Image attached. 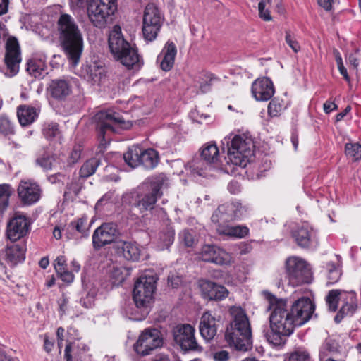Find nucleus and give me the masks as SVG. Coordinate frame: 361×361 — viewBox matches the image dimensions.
Listing matches in <instances>:
<instances>
[{"instance_id": "nucleus-1", "label": "nucleus", "mask_w": 361, "mask_h": 361, "mask_svg": "<svg viewBox=\"0 0 361 361\" xmlns=\"http://www.w3.org/2000/svg\"><path fill=\"white\" fill-rule=\"evenodd\" d=\"M267 299L272 312L269 316L270 331L266 334V338L272 345H281L285 343L286 338L293 332L297 325L286 300L277 299L271 294H267Z\"/></svg>"}, {"instance_id": "nucleus-2", "label": "nucleus", "mask_w": 361, "mask_h": 361, "mask_svg": "<svg viewBox=\"0 0 361 361\" xmlns=\"http://www.w3.org/2000/svg\"><path fill=\"white\" fill-rule=\"evenodd\" d=\"M232 319L226 329L225 338L231 347L245 352L251 348L252 330L248 317L240 307L233 306L229 309Z\"/></svg>"}, {"instance_id": "nucleus-3", "label": "nucleus", "mask_w": 361, "mask_h": 361, "mask_svg": "<svg viewBox=\"0 0 361 361\" xmlns=\"http://www.w3.org/2000/svg\"><path fill=\"white\" fill-rule=\"evenodd\" d=\"M59 39L71 63L77 65L83 49V38L74 19L68 14H62L58 20Z\"/></svg>"}, {"instance_id": "nucleus-4", "label": "nucleus", "mask_w": 361, "mask_h": 361, "mask_svg": "<svg viewBox=\"0 0 361 361\" xmlns=\"http://www.w3.org/2000/svg\"><path fill=\"white\" fill-rule=\"evenodd\" d=\"M109 47L114 57L128 69L140 66L137 50L132 47L121 33L120 26H114L109 35Z\"/></svg>"}, {"instance_id": "nucleus-5", "label": "nucleus", "mask_w": 361, "mask_h": 361, "mask_svg": "<svg viewBox=\"0 0 361 361\" xmlns=\"http://www.w3.org/2000/svg\"><path fill=\"white\" fill-rule=\"evenodd\" d=\"M254 142L250 137L245 135H235L228 148L226 161L227 164H231L244 168L251 161L254 152Z\"/></svg>"}, {"instance_id": "nucleus-6", "label": "nucleus", "mask_w": 361, "mask_h": 361, "mask_svg": "<svg viewBox=\"0 0 361 361\" xmlns=\"http://www.w3.org/2000/svg\"><path fill=\"white\" fill-rule=\"evenodd\" d=\"M158 278L152 272L142 275L135 283L133 299L137 308L147 310L154 300Z\"/></svg>"}, {"instance_id": "nucleus-7", "label": "nucleus", "mask_w": 361, "mask_h": 361, "mask_svg": "<svg viewBox=\"0 0 361 361\" xmlns=\"http://www.w3.org/2000/svg\"><path fill=\"white\" fill-rule=\"evenodd\" d=\"M96 130L101 142L105 140L106 135L116 131V128L128 129L131 123L126 121L118 113L112 110L98 112L94 117Z\"/></svg>"}, {"instance_id": "nucleus-8", "label": "nucleus", "mask_w": 361, "mask_h": 361, "mask_svg": "<svg viewBox=\"0 0 361 361\" xmlns=\"http://www.w3.org/2000/svg\"><path fill=\"white\" fill-rule=\"evenodd\" d=\"M116 10V0H90L88 4V17L97 27H104Z\"/></svg>"}, {"instance_id": "nucleus-9", "label": "nucleus", "mask_w": 361, "mask_h": 361, "mask_svg": "<svg viewBox=\"0 0 361 361\" xmlns=\"http://www.w3.org/2000/svg\"><path fill=\"white\" fill-rule=\"evenodd\" d=\"M166 181L167 178L164 174L153 178L149 183V191L144 194L137 195L133 206L137 208L140 213L153 209L157 199L162 195L161 189Z\"/></svg>"}, {"instance_id": "nucleus-10", "label": "nucleus", "mask_w": 361, "mask_h": 361, "mask_svg": "<svg viewBox=\"0 0 361 361\" xmlns=\"http://www.w3.org/2000/svg\"><path fill=\"white\" fill-rule=\"evenodd\" d=\"M248 214V207L239 201L223 204L214 212L211 219L217 226L228 222L240 220Z\"/></svg>"}, {"instance_id": "nucleus-11", "label": "nucleus", "mask_w": 361, "mask_h": 361, "mask_svg": "<svg viewBox=\"0 0 361 361\" xmlns=\"http://www.w3.org/2000/svg\"><path fill=\"white\" fill-rule=\"evenodd\" d=\"M286 269L289 282L293 286L310 283L312 280L311 269L305 260L299 257H289L286 260Z\"/></svg>"}, {"instance_id": "nucleus-12", "label": "nucleus", "mask_w": 361, "mask_h": 361, "mask_svg": "<svg viewBox=\"0 0 361 361\" xmlns=\"http://www.w3.org/2000/svg\"><path fill=\"white\" fill-rule=\"evenodd\" d=\"M162 345L163 338L160 331L157 329H146L140 334L133 348L138 355L145 356Z\"/></svg>"}, {"instance_id": "nucleus-13", "label": "nucleus", "mask_w": 361, "mask_h": 361, "mask_svg": "<svg viewBox=\"0 0 361 361\" xmlns=\"http://www.w3.org/2000/svg\"><path fill=\"white\" fill-rule=\"evenodd\" d=\"M173 340L183 350L201 351L202 347L198 344L195 336V328L188 324L176 325L172 331Z\"/></svg>"}, {"instance_id": "nucleus-14", "label": "nucleus", "mask_w": 361, "mask_h": 361, "mask_svg": "<svg viewBox=\"0 0 361 361\" xmlns=\"http://www.w3.org/2000/svg\"><path fill=\"white\" fill-rule=\"evenodd\" d=\"M162 17L159 9L154 4L146 6L143 15L142 32L145 39L154 40L161 26Z\"/></svg>"}, {"instance_id": "nucleus-15", "label": "nucleus", "mask_w": 361, "mask_h": 361, "mask_svg": "<svg viewBox=\"0 0 361 361\" xmlns=\"http://www.w3.org/2000/svg\"><path fill=\"white\" fill-rule=\"evenodd\" d=\"M288 310L298 326H302L311 318L314 305L309 298L302 297L295 300Z\"/></svg>"}, {"instance_id": "nucleus-16", "label": "nucleus", "mask_w": 361, "mask_h": 361, "mask_svg": "<svg viewBox=\"0 0 361 361\" xmlns=\"http://www.w3.org/2000/svg\"><path fill=\"white\" fill-rule=\"evenodd\" d=\"M21 62V54L18 40L15 37H9L6 44L5 63L7 73L10 77L16 75Z\"/></svg>"}, {"instance_id": "nucleus-17", "label": "nucleus", "mask_w": 361, "mask_h": 361, "mask_svg": "<svg viewBox=\"0 0 361 361\" xmlns=\"http://www.w3.org/2000/svg\"><path fill=\"white\" fill-rule=\"evenodd\" d=\"M200 257L204 262L218 265H230L234 262L233 257L229 252L213 245H204L201 249Z\"/></svg>"}, {"instance_id": "nucleus-18", "label": "nucleus", "mask_w": 361, "mask_h": 361, "mask_svg": "<svg viewBox=\"0 0 361 361\" xmlns=\"http://www.w3.org/2000/svg\"><path fill=\"white\" fill-rule=\"evenodd\" d=\"M116 225L112 223L102 224L94 232L92 235L93 246L99 249L102 246L111 243L118 235Z\"/></svg>"}, {"instance_id": "nucleus-19", "label": "nucleus", "mask_w": 361, "mask_h": 361, "mask_svg": "<svg viewBox=\"0 0 361 361\" xmlns=\"http://www.w3.org/2000/svg\"><path fill=\"white\" fill-rule=\"evenodd\" d=\"M72 85L65 79H54L47 87V94L51 99L57 102H63L72 93Z\"/></svg>"}, {"instance_id": "nucleus-20", "label": "nucleus", "mask_w": 361, "mask_h": 361, "mask_svg": "<svg viewBox=\"0 0 361 361\" xmlns=\"http://www.w3.org/2000/svg\"><path fill=\"white\" fill-rule=\"evenodd\" d=\"M251 92L257 101L265 102L273 97L275 90L272 81L269 78L262 77L252 82Z\"/></svg>"}, {"instance_id": "nucleus-21", "label": "nucleus", "mask_w": 361, "mask_h": 361, "mask_svg": "<svg viewBox=\"0 0 361 361\" xmlns=\"http://www.w3.org/2000/svg\"><path fill=\"white\" fill-rule=\"evenodd\" d=\"M30 221L23 215L13 216L7 225L6 234L11 241H16L24 237L29 231Z\"/></svg>"}, {"instance_id": "nucleus-22", "label": "nucleus", "mask_w": 361, "mask_h": 361, "mask_svg": "<svg viewBox=\"0 0 361 361\" xmlns=\"http://www.w3.org/2000/svg\"><path fill=\"white\" fill-rule=\"evenodd\" d=\"M18 193L22 202L27 204L35 203L41 197L39 186L32 181H20Z\"/></svg>"}, {"instance_id": "nucleus-23", "label": "nucleus", "mask_w": 361, "mask_h": 361, "mask_svg": "<svg viewBox=\"0 0 361 361\" xmlns=\"http://www.w3.org/2000/svg\"><path fill=\"white\" fill-rule=\"evenodd\" d=\"M217 329L216 317L210 312H204L200 317L199 324L201 336L207 341H211L216 335Z\"/></svg>"}, {"instance_id": "nucleus-24", "label": "nucleus", "mask_w": 361, "mask_h": 361, "mask_svg": "<svg viewBox=\"0 0 361 361\" xmlns=\"http://www.w3.org/2000/svg\"><path fill=\"white\" fill-rule=\"evenodd\" d=\"M200 286L203 296L210 300H221L228 295V290L224 286L209 281H202Z\"/></svg>"}, {"instance_id": "nucleus-25", "label": "nucleus", "mask_w": 361, "mask_h": 361, "mask_svg": "<svg viewBox=\"0 0 361 361\" xmlns=\"http://www.w3.org/2000/svg\"><path fill=\"white\" fill-rule=\"evenodd\" d=\"M83 76L92 84L99 83L105 76L104 66L98 62L94 61L87 64L83 68Z\"/></svg>"}, {"instance_id": "nucleus-26", "label": "nucleus", "mask_w": 361, "mask_h": 361, "mask_svg": "<svg viewBox=\"0 0 361 361\" xmlns=\"http://www.w3.org/2000/svg\"><path fill=\"white\" fill-rule=\"evenodd\" d=\"M46 59L44 54H35L27 62V71L35 78L44 76L47 73Z\"/></svg>"}, {"instance_id": "nucleus-27", "label": "nucleus", "mask_w": 361, "mask_h": 361, "mask_svg": "<svg viewBox=\"0 0 361 361\" xmlns=\"http://www.w3.org/2000/svg\"><path fill=\"white\" fill-rule=\"evenodd\" d=\"M118 252L129 261H137L140 259L141 250L136 243L120 242L117 245Z\"/></svg>"}, {"instance_id": "nucleus-28", "label": "nucleus", "mask_w": 361, "mask_h": 361, "mask_svg": "<svg viewBox=\"0 0 361 361\" xmlns=\"http://www.w3.org/2000/svg\"><path fill=\"white\" fill-rule=\"evenodd\" d=\"M5 256L6 262L11 266H15L24 261L25 258V248L24 246L18 244L7 246L5 250Z\"/></svg>"}, {"instance_id": "nucleus-29", "label": "nucleus", "mask_w": 361, "mask_h": 361, "mask_svg": "<svg viewBox=\"0 0 361 361\" xmlns=\"http://www.w3.org/2000/svg\"><path fill=\"white\" fill-rule=\"evenodd\" d=\"M177 49L175 44L172 42H167L161 53L163 59L161 61V68L164 71H169L173 66Z\"/></svg>"}, {"instance_id": "nucleus-30", "label": "nucleus", "mask_w": 361, "mask_h": 361, "mask_svg": "<svg viewBox=\"0 0 361 361\" xmlns=\"http://www.w3.org/2000/svg\"><path fill=\"white\" fill-rule=\"evenodd\" d=\"M216 231L219 235H226L231 238H243L247 235L249 229L245 226H232L227 224H221L216 227Z\"/></svg>"}, {"instance_id": "nucleus-31", "label": "nucleus", "mask_w": 361, "mask_h": 361, "mask_svg": "<svg viewBox=\"0 0 361 361\" xmlns=\"http://www.w3.org/2000/svg\"><path fill=\"white\" fill-rule=\"evenodd\" d=\"M17 116L20 123L23 126H27L35 121L38 116L35 108L27 106L20 105L18 107Z\"/></svg>"}, {"instance_id": "nucleus-32", "label": "nucleus", "mask_w": 361, "mask_h": 361, "mask_svg": "<svg viewBox=\"0 0 361 361\" xmlns=\"http://www.w3.org/2000/svg\"><path fill=\"white\" fill-rule=\"evenodd\" d=\"M312 229L307 224H303L298 226L295 230L293 231V236L295 239L298 245L305 247L310 245L311 238Z\"/></svg>"}, {"instance_id": "nucleus-33", "label": "nucleus", "mask_w": 361, "mask_h": 361, "mask_svg": "<svg viewBox=\"0 0 361 361\" xmlns=\"http://www.w3.org/2000/svg\"><path fill=\"white\" fill-rule=\"evenodd\" d=\"M201 157L207 164H216L219 159V148L214 143H207L201 149Z\"/></svg>"}, {"instance_id": "nucleus-34", "label": "nucleus", "mask_w": 361, "mask_h": 361, "mask_svg": "<svg viewBox=\"0 0 361 361\" xmlns=\"http://www.w3.org/2000/svg\"><path fill=\"white\" fill-rule=\"evenodd\" d=\"M158 163V155L155 150L147 149L142 150L141 149L140 165H142L146 169H153Z\"/></svg>"}, {"instance_id": "nucleus-35", "label": "nucleus", "mask_w": 361, "mask_h": 361, "mask_svg": "<svg viewBox=\"0 0 361 361\" xmlns=\"http://www.w3.org/2000/svg\"><path fill=\"white\" fill-rule=\"evenodd\" d=\"M141 148L139 146H132L123 154L125 162L131 168L140 166Z\"/></svg>"}, {"instance_id": "nucleus-36", "label": "nucleus", "mask_w": 361, "mask_h": 361, "mask_svg": "<svg viewBox=\"0 0 361 361\" xmlns=\"http://www.w3.org/2000/svg\"><path fill=\"white\" fill-rule=\"evenodd\" d=\"M174 231L171 227H166L159 234L158 243L161 250L168 248L173 242Z\"/></svg>"}, {"instance_id": "nucleus-37", "label": "nucleus", "mask_w": 361, "mask_h": 361, "mask_svg": "<svg viewBox=\"0 0 361 361\" xmlns=\"http://www.w3.org/2000/svg\"><path fill=\"white\" fill-rule=\"evenodd\" d=\"M346 295L347 293L339 290H331L326 297V303L328 304L329 309L333 312L336 311L338 300L345 299L344 296Z\"/></svg>"}, {"instance_id": "nucleus-38", "label": "nucleus", "mask_w": 361, "mask_h": 361, "mask_svg": "<svg viewBox=\"0 0 361 361\" xmlns=\"http://www.w3.org/2000/svg\"><path fill=\"white\" fill-rule=\"evenodd\" d=\"M99 164V161L96 158L87 160L80 168V176L81 178H87L92 176L95 173Z\"/></svg>"}, {"instance_id": "nucleus-39", "label": "nucleus", "mask_w": 361, "mask_h": 361, "mask_svg": "<svg viewBox=\"0 0 361 361\" xmlns=\"http://www.w3.org/2000/svg\"><path fill=\"white\" fill-rule=\"evenodd\" d=\"M90 224L87 223V218L85 216L78 219L69 224L68 228L75 229L84 236L88 235Z\"/></svg>"}, {"instance_id": "nucleus-40", "label": "nucleus", "mask_w": 361, "mask_h": 361, "mask_svg": "<svg viewBox=\"0 0 361 361\" xmlns=\"http://www.w3.org/2000/svg\"><path fill=\"white\" fill-rule=\"evenodd\" d=\"M212 75L207 73H200L196 78V83L202 93L208 92L210 90Z\"/></svg>"}, {"instance_id": "nucleus-41", "label": "nucleus", "mask_w": 361, "mask_h": 361, "mask_svg": "<svg viewBox=\"0 0 361 361\" xmlns=\"http://www.w3.org/2000/svg\"><path fill=\"white\" fill-rule=\"evenodd\" d=\"M110 274L111 278L115 280L114 283H121L130 275V269L122 266L114 265Z\"/></svg>"}, {"instance_id": "nucleus-42", "label": "nucleus", "mask_w": 361, "mask_h": 361, "mask_svg": "<svg viewBox=\"0 0 361 361\" xmlns=\"http://www.w3.org/2000/svg\"><path fill=\"white\" fill-rule=\"evenodd\" d=\"M345 155L353 161L361 159V145L358 143H346L345 146Z\"/></svg>"}, {"instance_id": "nucleus-43", "label": "nucleus", "mask_w": 361, "mask_h": 361, "mask_svg": "<svg viewBox=\"0 0 361 361\" xmlns=\"http://www.w3.org/2000/svg\"><path fill=\"white\" fill-rule=\"evenodd\" d=\"M284 108L285 106L283 101L279 98H274L268 105V113L271 116H276Z\"/></svg>"}, {"instance_id": "nucleus-44", "label": "nucleus", "mask_w": 361, "mask_h": 361, "mask_svg": "<svg viewBox=\"0 0 361 361\" xmlns=\"http://www.w3.org/2000/svg\"><path fill=\"white\" fill-rule=\"evenodd\" d=\"M43 134L48 140H51L60 136L59 125L55 123L45 124L43 128Z\"/></svg>"}, {"instance_id": "nucleus-45", "label": "nucleus", "mask_w": 361, "mask_h": 361, "mask_svg": "<svg viewBox=\"0 0 361 361\" xmlns=\"http://www.w3.org/2000/svg\"><path fill=\"white\" fill-rule=\"evenodd\" d=\"M328 269V283L333 284L337 282L341 275L339 267L330 262L327 264Z\"/></svg>"}, {"instance_id": "nucleus-46", "label": "nucleus", "mask_w": 361, "mask_h": 361, "mask_svg": "<svg viewBox=\"0 0 361 361\" xmlns=\"http://www.w3.org/2000/svg\"><path fill=\"white\" fill-rule=\"evenodd\" d=\"M13 192V190L8 184L0 185V205L4 208L8 204V199Z\"/></svg>"}, {"instance_id": "nucleus-47", "label": "nucleus", "mask_w": 361, "mask_h": 361, "mask_svg": "<svg viewBox=\"0 0 361 361\" xmlns=\"http://www.w3.org/2000/svg\"><path fill=\"white\" fill-rule=\"evenodd\" d=\"M288 361H312L310 353L304 349H297L291 353Z\"/></svg>"}, {"instance_id": "nucleus-48", "label": "nucleus", "mask_w": 361, "mask_h": 361, "mask_svg": "<svg viewBox=\"0 0 361 361\" xmlns=\"http://www.w3.org/2000/svg\"><path fill=\"white\" fill-rule=\"evenodd\" d=\"M348 297L350 299V302H346L344 305L341 308L339 313L341 314V317L343 315H350L352 314L356 310V305L353 302V299L355 298L354 293H349Z\"/></svg>"}, {"instance_id": "nucleus-49", "label": "nucleus", "mask_w": 361, "mask_h": 361, "mask_svg": "<svg viewBox=\"0 0 361 361\" xmlns=\"http://www.w3.org/2000/svg\"><path fill=\"white\" fill-rule=\"evenodd\" d=\"M13 127L7 117H0V133L4 135L13 133Z\"/></svg>"}, {"instance_id": "nucleus-50", "label": "nucleus", "mask_w": 361, "mask_h": 361, "mask_svg": "<svg viewBox=\"0 0 361 361\" xmlns=\"http://www.w3.org/2000/svg\"><path fill=\"white\" fill-rule=\"evenodd\" d=\"M54 158L50 157H41L37 159V163L44 170L49 171L52 169L54 166Z\"/></svg>"}, {"instance_id": "nucleus-51", "label": "nucleus", "mask_w": 361, "mask_h": 361, "mask_svg": "<svg viewBox=\"0 0 361 361\" xmlns=\"http://www.w3.org/2000/svg\"><path fill=\"white\" fill-rule=\"evenodd\" d=\"M269 4V3H264V1H259L258 4L259 17L266 21L271 20L269 10L265 8L266 6Z\"/></svg>"}, {"instance_id": "nucleus-52", "label": "nucleus", "mask_w": 361, "mask_h": 361, "mask_svg": "<svg viewBox=\"0 0 361 361\" xmlns=\"http://www.w3.org/2000/svg\"><path fill=\"white\" fill-rule=\"evenodd\" d=\"M286 42L289 47L293 50L294 52L297 53L300 49V47L295 39L291 35L290 31L286 32Z\"/></svg>"}, {"instance_id": "nucleus-53", "label": "nucleus", "mask_w": 361, "mask_h": 361, "mask_svg": "<svg viewBox=\"0 0 361 361\" xmlns=\"http://www.w3.org/2000/svg\"><path fill=\"white\" fill-rule=\"evenodd\" d=\"M182 283V279L180 276L171 273L168 276V284L172 288H177Z\"/></svg>"}, {"instance_id": "nucleus-54", "label": "nucleus", "mask_w": 361, "mask_h": 361, "mask_svg": "<svg viewBox=\"0 0 361 361\" xmlns=\"http://www.w3.org/2000/svg\"><path fill=\"white\" fill-rule=\"evenodd\" d=\"M180 237L187 247H191L194 244V238L192 235L188 231H183Z\"/></svg>"}, {"instance_id": "nucleus-55", "label": "nucleus", "mask_w": 361, "mask_h": 361, "mask_svg": "<svg viewBox=\"0 0 361 361\" xmlns=\"http://www.w3.org/2000/svg\"><path fill=\"white\" fill-rule=\"evenodd\" d=\"M80 189V183L72 182L67 186V190L65 192V195H67L71 192L74 193L75 195H78Z\"/></svg>"}, {"instance_id": "nucleus-56", "label": "nucleus", "mask_w": 361, "mask_h": 361, "mask_svg": "<svg viewBox=\"0 0 361 361\" xmlns=\"http://www.w3.org/2000/svg\"><path fill=\"white\" fill-rule=\"evenodd\" d=\"M214 361H227L229 358V354L226 350H221L214 354Z\"/></svg>"}, {"instance_id": "nucleus-57", "label": "nucleus", "mask_w": 361, "mask_h": 361, "mask_svg": "<svg viewBox=\"0 0 361 361\" xmlns=\"http://www.w3.org/2000/svg\"><path fill=\"white\" fill-rule=\"evenodd\" d=\"M59 277L61 278V279L63 281H64V282H66V283H72V282L73 281V279H74V276H73V274L71 271H68V270H66V271L63 274H61Z\"/></svg>"}, {"instance_id": "nucleus-58", "label": "nucleus", "mask_w": 361, "mask_h": 361, "mask_svg": "<svg viewBox=\"0 0 361 361\" xmlns=\"http://www.w3.org/2000/svg\"><path fill=\"white\" fill-rule=\"evenodd\" d=\"M337 67H338V71L339 73L343 75V77L344 78V79L348 82L350 83V77L348 75V71H347V69L345 68L344 65H343V63H339L337 65Z\"/></svg>"}, {"instance_id": "nucleus-59", "label": "nucleus", "mask_w": 361, "mask_h": 361, "mask_svg": "<svg viewBox=\"0 0 361 361\" xmlns=\"http://www.w3.org/2000/svg\"><path fill=\"white\" fill-rule=\"evenodd\" d=\"M80 158V151L78 149H73L71 152L69 159L71 164H74Z\"/></svg>"}, {"instance_id": "nucleus-60", "label": "nucleus", "mask_w": 361, "mask_h": 361, "mask_svg": "<svg viewBox=\"0 0 361 361\" xmlns=\"http://www.w3.org/2000/svg\"><path fill=\"white\" fill-rule=\"evenodd\" d=\"M319 5L326 11L331 10L333 0H317Z\"/></svg>"}, {"instance_id": "nucleus-61", "label": "nucleus", "mask_w": 361, "mask_h": 361, "mask_svg": "<svg viewBox=\"0 0 361 361\" xmlns=\"http://www.w3.org/2000/svg\"><path fill=\"white\" fill-rule=\"evenodd\" d=\"M228 189L231 193L235 194L240 191V185L238 182L231 181L228 185Z\"/></svg>"}, {"instance_id": "nucleus-62", "label": "nucleus", "mask_w": 361, "mask_h": 361, "mask_svg": "<svg viewBox=\"0 0 361 361\" xmlns=\"http://www.w3.org/2000/svg\"><path fill=\"white\" fill-rule=\"evenodd\" d=\"M336 109H337V105L334 102L327 101L324 104V111L326 114H329L331 111H332L333 110Z\"/></svg>"}, {"instance_id": "nucleus-63", "label": "nucleus", "mask_w": 361, "mask_h": 361, "mask_svg": "<svg viewBox=\"0 0 361 361\" xmlns=\"http://www.w3.org/2000/svg\"><path fill=\"white\" fill-rule=\"evenodd\" d=\"M9 0H0V16L6 14L8 9Z\"/></svg>"}, {"instance_id": "nucleus-64", "label": "nucleus", "mask_w": 361, "mask_h": 361, "mask_svg": "<svg viewBox=\"0 0 361 361\" xmlns=\"http://www.w3.org/2000/svg\"><path fill=\"white\" fill-rule=\"evenodd\" d=\"M151 361H171V359L168 355L164 353H159L156 355Z\"/></svg>"}]
</instances>
